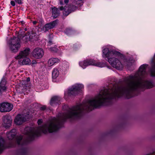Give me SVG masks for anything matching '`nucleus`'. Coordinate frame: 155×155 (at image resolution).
Returning a JSON list of instances; mask_svg holds the SVG:
<instances>
[{
  "label": "nucleus",
  "mask_w": 155,
  "mask_h": 155,
  "mask_svg": "<svg viewBox=\"0 0 155 155\" xmlns=\"http://www.w3.org/2000/svg\"><path fill=\"white\" fill-rule=\"evenodd\" d=\"M57 118L55 117L41 126L37 128L26 127L25 129V134L27 135L26 140L23 139L21 136H16V130L12 129L7 132V137L12 140L15 137V142H11L8 147H15L18 146L19 149L17 151V155H25L27 153V149L25 145L29 141L33 140L36 137L40 136L41 133L47 134L55 132L62 127L64 122L67 119H71V108H70L66 113L59 114Z\"/></svg>",
  "instance_id": "f257e3e1"
},
{
  "label": "nucleus",
  "mask_w": 155,
  "mask_h": 155,
  "mask_svg": "<svg viewBox=\"0 0 155 155\" xmlns=\"http://www.w3.org/2000/svg\"><path fill=\"white\" fill-rule=\"evenodd\" d=\"M103 56L107 58L112 67L116 69L120 70L123 68V65L120 61L118 59V57L121 59H124L125 56L120 52L116 51H110L107 48H105L103 50Z\"/></svg>",
  "instance_id": "f03ea898"
},
{
  "label": "nucleus",
  "mask_w": 155,
  "mask_h": 155,
  "mask_svg": "<svg viewBox=\"0 0 155 155\" xmlns=\"http://www.w3.org/2000/svg\"><path fill=\"white\" fill-rule=\"evenodd\" d=\"M20 40L18 37H13L9 40L8 43L10 50L12 52H17L21 47Z\"/></svg>",
  "instance_id": "7ed1b4c3"
},
{
  "label": "nucleus",
  "mask_w": 155,
  "mask_h": 155,
  "mask_svg": "<svg viewBox=\"0 0 155 155\" xmlns=\"http://www.w3.org/2000/svg\"><path fill=\"white\" fill-rule=\"evenodd\" d=\"M83 87L84 86L82 84H75L74 85L69 89L67 93H65V96L66 97L67 95L69 96H75Z\"/></svg>",
  "instance_id": "20e7f679"
},
{
  "label": "nucleus",
  "mask_w": 155,
  "mask_h": 155,
  "mask_svg": "<svg viewBox=\"0 0 155 155\" xmlns=\"http://www.w3.org/2000/svg\"><path fill=\"white\" fill-rule=\"evenodd\" d=\"M79 64L83 68L90 65H93L96 66L101 67L102 64L100 63L97 62L96 61L92 59H87L83 61L80 62Z\"/></svg>",
  "instance_id": "39448f33"
},
{
  "label": "nucleus",
  "mask_w": 155,
  "mask_h": 155,
  "mask_svg": "<svg viewBox=\"0 0 155 155\" xmlns=\"http://www.w3.org/2000/svg\"><path fill=\"white\" fill-rule=\"evenodd\" d=\"M29 114H26L25 115L18 114L16 116L14 119V122L17 125H21L24 122L28 120L29 119Z\"/></svg>",
  "instance_id": "423d86ee"
},
{
  "label": "nucleus",
  "mask_w": 155,
  "mask_h": 155,
  "mask_svg": "<svg viewBox=\"0 0 155 155\" xmlns=\"http://www.w3.org/2000/svg\"><path fill=\"white\" fill-rule=\"evenodd\" d=\"M2 119L3 126L5 128H8L12 125V120L10 116L8 115L3 116Z\"/></svg>",
  "instance_id": "0eeeda50"
},
{
  "label": "nucleus",
  "mask_w": 155,
  "mask_h": 155,
  "mask_svg": "<svg viewBox=\"0 0 155 155\" xmlns=\"http://www.w3.org/2000/svg\"><path fill=\"white\" fill-rule=\"evenodd\" d=\"M13 106L8 103H2L0 104V111L2 112H9L12 109Z\"/></svg>",
  "instance_id": "6e6552de"
},
{
  "label": "nucleus",
  "mask_w": 155,
  "mask_h": 155,
  "mask_svg": "<svg viewBox=\"0 0 155 155\" xmlns=\"http://www.w3.org/2000/svg\"><path fill=\"white\" fill-rule=\"evenodd\" d=\"M32 55L33 57L36 59H39L42 57L44 54L43 50L40 48H35L32 51Z\"/></svg>",
  "instance_id": "1a4fd4ad"
},
{
  "label": "nucleus",
  "mask_w": 155,
  "mask_h": 155,
  "mask_svg": "<svg viewBox=\"0 0 155 155\" xmlns=\"http://www.w3.org/2000/svg\"><path fill=\"white\" fill-rule=\"evenodd\" d=\"M30 52V49L29 48H27L23 51H20L18 55L15 57V58L17 59L23 58H26Z\"/></svg>",
  "instance_id": "9d476101"
},
{
  "label": "nucleus",
  "mask_w": 155,
  "mask_h": 155,
  "mask_svg": "<svg viewBox=\"0 0 155 155\" xmlns=\"http://www.w3.org/2000/svg\"><path fill=\"white\" fill-rule=\"evenodd\" d=\"M58 21V19H56L49 23L46 24L45 25V31L54 28L57 24Z\"/></svg>",
  "instance_id": "9b49d317"
},
{
  "label": "nucleus",
  "mask_w": 155,
  "mask_h": 155,
  "mask_svg": "<svg viewBox=\"0 0 155 155\" xmlns=\"http://www.w3.org/2000/svg\"><path fill=\"white\" fill-rule=\"evenodd\" d=\"M61 98L58 96H55L53 97L50 101V104L54 106L56 104H59L60 103Z\"/></svg>",
  "instance_id": "f8f14e48"
},
{
  "label": "nucleus",
  "mask_w": 155,
  "mask_h": 155,
  "mask_svg": "<svg viewBox=\"0 0 155 155\" xmlns=\"http://www.w3.org/2000/svg\"><path fill=\"white\" fill-rule=\"evenodd\" d=\"M52 10V16L54 18H57L60 15V12L58 9L55 7L51 8Z\"/></svg>",
  "instance_id": "ddd939ff"
},
{
  "label": "nucleus",
  "mask_w": 155,
  "mask_h": 155,
  "mask_svg": "<svg viewBox=\"0 0 155 155\" xmlns=\"http://www.w3.org/2000/svg\"><path fill=\"white\" fill-rule=\"evenodd\" d=\"M5 148V141L4 139L2 137H0V153L2 152Z\"/></svg>",
  "instance_id": "4468645a"
},
{
  "label": "nucleus",
  "mask_w": 155,
  "mask_h": 155,
  "mask_svg": "<svg viewBox=\"0 0 155 155\" xmlns=\"http://www.w3.org/2000/svg\"><path fill=\"white\" fill-rule=\"evenodd\" d=\"M150 72L151 76L155 77V54L154 61L153 62L151 68L150 70Z\"/></svg>",
  "instance_id": "2eb2a0df"
},
{
  "label": "nucleus",
  "mask_w": 155,
  "mask_h": 155,
  "mask_svg": "<svg viewBox=\"0 0 155 155\" xmlns=\"http://www.w3.org/2000/svg\"><path fill=\"white\" fill-rule=\"evenodd\" d=\"M58 59L57 58H52L50 59L48 61V65L51 66L54 65L55 63L58 61Z\"/></svg>",
  "instance_id": "dca6fc26"
},
{
  "label": "nucleus",
  "mask_w": 155,
  "mask_h": 155,
  "mask_svg": "<svg viewBox=\"0 0 155 155\" xmlns=\"http://www.w3.org/2000/svg\"><path fill=\"white\" fill-rule=\"evenodd\" d=\"M31 63V62L30 59L27 57L25 58L20 63V64L22 65L30 64Z\"/></svg>",
  "instance_id": "f3484780"
},
{
  "label": "nucleus",
  "mask_w": 155,
  "mask_h": 155,
  "mask_svg": "<svg viewBox=\"0 0 155 155\" xmlns=\"http://www.w3.org/2000/svg\"><path fill=\"white\" fill-rule=\"evenodd\" d=\"M59 74V72L57 69H55L52 71V77L54 79H56L58 76Z\"/></svg>",
  "instance_id": "a211bd4d"
},
{
  "label": "nucleus",
  "mask_w": 155,
  "mask_h": 155,
  "mask_svg": "<svg viewBox=\"0 0 155 155\" xmlns=\"http://www.w3.org/2000/svg\"><path fill=\"white\" fill-rule=\"evenodd\" d=\"M64 32L68 35H70L73 34L74 31L70 28H67L64 31Z\"/></svg>",
  "instance_id": "6ab92c4d"
},
{
  "label": "nucleus",
  "mask_w": 155,
  "mask_h": 155,
  "mask_svg": "<svg viewBox=\"0 0 155 155\" xmlns=\"http://www.w3.org/2000/svg\"><path fill=\"white\" fill-rule=\"evenodd\" d=\"M30 33L28 32L27 34H26L25 35L23 36V37L24 38L23 39V40L25 42H27L28 41H31L30 38L29 37V35H30Z\"/></svg>",
  "instance_id": "aec40b11"
},
{
  "label": "nucleus",
  "mask_w": 155,
  "mask_h": 155,
  "mask_svg": "<svg viewBox=\"0 0 155 155\" xmlns=\"http://www.w3.org/2000/svg\"><path fill=\"white\" fill-rule=\"evenodd\" d=\"M77 8V7L73 5H70L69 7L68 8L71 11V13L75 11Z\"/></svg>",
  "instance_id": "412c9836"
},
{
  "label": "nucleus",
  "mask_w": 155,
  "mask_h": 155,
  "mask_svg": "<svg viewBox=\"0 0 155 155\" xmlns=\"http://www.w3.org/2000/svg\"><path fill=\"white\" fill-rule=\"evenodd\" d=\"M70 13L71 11H70L68 7L67 8V7H66V8H64V10L63 12V15H64L67 16Z\"/></svg>",
  "instance_id": "4be33fe9"
},
{
  "label": "nucleus",
  "mask_w": 155,
  "mask_h": 155,
  "mask_svg": "<svg viewBox=\"0 0 155 155\" xmlns=\"http://www.w3.org/2000/svg\"><path fill=\"white\" fill-rule=\"evenodd\" d=\"M0 84V95H2L3 93L5 92L6 90V87L5 86H1Z\"/></svg>",
  "instance_id": "5701e85b"
},
{
  "label": "nucleus",
  "mask_w": 155,
  "mask_h": 155,
  "mask_svg": "<svg viewBox=\"0 0 155 155\" xmlns=\"http://www.w3.org/2000/svg\"><path fill=\"white\" fill-rule=\"evenodd\" d=\"M6 83V80L5 78H2L0 83V84L1 86H5Z\"/></svg>",
  "instance_id": "b1692460"
},
{
  "label": "nucleus",
  "mask_w": 155,
  "mask_h": 155,
  "mask_svg": "<svg viewBox=\"0 0 155 155\" xmlns=\"http://www.w3.org/2000/svg\"><path fill=\"white\" fill-rule=\"evenodd\" d=\"M35 35L36 33H35L34 32L32 31L31 35H29L31 40L35 36Z\"/></svg>",
  "instance_id": "393cba45"
},
{
  "label": "nucleus",
  "mask_w": 155,
  "mask_h": 155,
  "mask_svg": "<svg viewBox=\"0 0 155 155\" xmlns=\"http://www.w3.org/2000/svg\"><path fill=\"white\" fill-rule=\"evenodd\" d=\"M50 49L51 51L54 52H56L57 50V48H51Z\"/></svg>",
  "instance_id": "a878e982"
},
{
  "label": "nucleus",
  "mask_w": 155,
  "mask_h": 155,
  "mask_svg": "<svg viewBox=\"0 0 155 155\" xmlns=\"http://www.w3.org/2000/svg\"><path fill=\"white\" fill-rule=\"evenodd\" d=\"M15 1L17 2L19 4H21L22 2L21 1V0H15Z\"/></svg>",
  "instance_id": "bb28decb"
},
{
  "label": "nucleus",
  "mask_w": 155,
  "mask_h": 155,
  "mask_svg": "<svg viewBox=\"0 0 155 155\" xmlns=\"http://www.w3.org/2000/svg\"><path fill=\"white\" fill-rule=\"evenodd\" d=\"M37 122L38 125H40L42 123V120L41 119H39L38 120Z\"/></svg>",
  "instance_id": "cd10ccee"
},
{
  "label": "nucleus",
  "mask_w": 155,
  "mask_h": 155,
  "mask_svg": "<svg viewBox=\"0 0 155 155\" xmlns=\"http://www.w3.org/2000/svg\"><path fill=\"white\" fill-rule=\"evenodd\" d=\"M11 4L12 6H14L15 5V2L13 1H11Z\"/></svg>",
  "instance_id": "c85d7f7f"
},
{
  "label": "nucleus",
  "mask_w": 155,
  "mask_h": 155,
  "mask_svg": "<svg viewBox=\"0 0 155 155\" xmlns=\"http://www.w3.org/2000/svg\"><path fill=\"white\" fill-rule=\"evenodd\" d=\"M77 1H77L76 2V4L78 5V4H79L80 3H81L82 2V0H77Z\"/></svg>",
  "instance_id": "c756f323"
},
{
  "label": "nucleus",
  "mask_w": 155,
  "mask_h": 155,
  "mask_svg": "<svg viewBox=\"0 0 155 155\" xmlns=\"http://www.w3.org/2000/svg\"><path fill=\"white\" fill-rule=\"evenodd\" d=\"M46 108V106H43L40 108V109L41 110H44Z\"/></svg>",
  "instance_id": "7c9ffc66"
},
{
  "label": "nucleus",
  "mask_w": 155,
  "mask_h": 155,
  "mask_svg": "<svg viewBox=\"0 0 155 155\" xmlns=\"http://www.w3.org/2000/svg\"><path fill=\"white\" fill-rule=\"evenodd\" d=\"M30 81V78H29V77L27 78L26 79V83H27V82L28 83V82H29Z\"/></svg>",
  "instance_id": "2f4dec72"
},
{
  "label": "nucleus",
  "mask_w": 155,
  "mask_h": 155,
  "mask_svg": "<svg viewBox=\"0 0 155 155\" xmlns=\"http://www.w3.org/2000/svg\"><path fill=\"white\" fill-rule=\"evenodd\" d=\"M48 45H51L53 43L52 41L51 40H49L48 42Z\"/></svg>",
  "instance_id": "473e14b6"
},
{
  "label": "nucleus",
  "mask_w": 155,
  "mask_h": 155,
  "mask_svg": "<svg viewBox=\"0 0 155 155\" xmlns=\"http://www.w3.org/2000/svg\"><path fill=\"white\" fill-rule=\"evenodd\" d=\"M59 8V9L60 10H63L64 9V8H64L63 7V6H61Z\"/></svg>",
  "instance_id": "72a5a7b5"
},
{
  "label": "nucleus",
  "mask_w": 155,
  "mask_h": 155,
  "mask_svg": "<svg viewBox=\"0 0 155 155\" xmlns=\"http://www.w3.org/2000/svg\"><path fill=\"white\" fill-rule=\"evenodd\" d=\"M36 63V62L35 60H33L32 61V64H34Z\"/></svg>",
  "instance_id": "f704fd0d"
},
{
  "label": "nucleus",
  "mask_w": 155,
  "mask_h": 155,
  "mask_svg": "<svg viewBox=\"0 0 155 155\" xmlns=\"http://www.w3.org/2000/svg\"><path fill=\"white\" fill-rule=\"evenodd\" d=\"M69 0H64V2L65 3H67L69 2Z\"/></svg>",
  "instance_id": "c9c22d12"
},
{
  "label": "nucleus",
  "mask_w": 155,
  "mask_h": 155,
  "mask_svg": "<svg viewBox=\"0 0 155 155\" xmlns=\"http://www.w3.org/2000/svg\"><path fill=\"white\" fill-rule=\"evenodd\" d=\"M37 23V21H33V23L34 25H36Z\"/></svg>",
  "instance_id": "e433bc0d"
},
{
  "label": "nucleus",
  "mask_w": 155,
  "mask_h": 155,
  "mask_svg": "<svg viewBox=\"0 0 155 155\" xmlns=\"http://www.w3.org/2000/svg\"><path fill=\"white\" fill-rule=\"evenodd\" d=\"M63 3V2L62 1H61V0H60V4L61 5H62Z\"/></svg>",
  "instance_id": "4c0bfd02"
},
{
  "label": "nucleus",
  "mask_w": 155,
  "mask_h": 155,
  "mask_svg": "<svg viewBox=\"0 0 155 155\" xmlns=\"http://www.w3.org/2000/svg\"><path fill=\"white\" fill-rule=\"evenodd\" d=\"M25 30H26V31L27 30V28H25Z\"/></svg>",
  "instance_id": "58836bf2"
}]
</instances>
